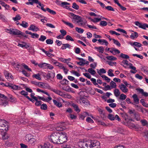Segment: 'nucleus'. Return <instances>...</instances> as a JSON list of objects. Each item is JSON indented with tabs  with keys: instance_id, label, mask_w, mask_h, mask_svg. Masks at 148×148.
Instances as JSON below:
<instances>
[{
	"instance_id": "obj_55",
	"label": "nucleus",
	"mask_w": 148,
	"mask_h": 148,
	"mask_svg": "<svg viewBox=\"0 0 148 148\" xmlns=\"http://www.w3.org/2000/svg\"><path fill=\"white\" fill-rule=\"evenodd\" d=\"M21 65H22L24 67V68L25 69L27 70V71H31V69L30 68H29L27 65H25V64H21Z\"/></svg>"
},
{
	"instance_id": "obj_48",
	"label": "nucleus",
	"mask_w": 148,
	"mask_h": 148,
	"mask_svg": "<svg viewBox=\"0 0 148 148\" xmlns=\"http://www.w3.org/2000/svg\"><path fill=\"white\" fill-rule=\"evenodd\" d=\"M140 102L142 103L143 105L146 107H147L148 106V104L146 103L144 101V100L142 99L140 100Z\"/></svg>"
},
{
	"instance_id": "obj_33",
	"label": "nucleus",
	"mask_w": 148,
	"mask_h": 148,
	"mask_svg": "<svg viewBox=\"0 0 148 148\" xmlns=\"http://www.w3.org/2000/svg\"><path fill=\"white\" fill-rule=\"evenodd\" d=\"M52 62H53V64H55L56 66H58L59 67L62 64L59 63V62L53 59H52Z\"/></svg>"
},
{
	"instance_id": "obj_12",
	"label": "nucleus",
	"mask_w": 148,
	"mask_h": 148,
	"mask_svg": "<svg viewBox=\"0 0 148 148\" xmlns=\"http://www.w3.org/2000/svg\"><path fill=\"white\" fill-rule=\"evenodd\" d=\"M40 148H52V145L49 142L44 143L43 145H40Z\"/></svg>"
},
{
	"instance_id": "obj_13",
	"label": "nucleus",
	"mask_w": 148,
	"mask_h": 148,
	"mask_svg": "<svg viewBox=\"0 0 148 148\" xmlns=\"http://www.w3.org/2000/svg\"><path fill=\"white\" fill-rule=\"evenodd\" d=\"M28 29L33 31H35L36 32L39 30L38 28L34 25H31L28 28Z\"/></svg>"
},
{
	"instance_id": "obj_31",
	"label": "nucleus",
	"mask_w": 148,
	"mask_h": 148,
	"mask_svg": "<svg viewBox=\"0 0 148 148\" xmlns=\"http://www.w3.org/2000/svg\"><path fill=\"white\" fill-rule=\"evenodd\" d=\"M106 58L108 60H115L117 58L113 56H108L106 57Z\"/></svg>"
},
{
	"instance_id": "obj_49",
	"label": "nucleus",
	"mask_w": 148,
	"mask_h": 148,
	"mask_svg": "<svg viewBox=\"0 0 148 148\" xmlns=\"http://www.w3.org/2000/svg\"><path fill=\"white\" fill-rule=\"evenodd\" d=\"M40 108L43 110H46L47 108V106L45 104H43L41 105Z\"/></svg>"
},
{
	"instance_id": "obj_63",
	"label": "nucleus",
	"mask_w": 148,
	"mask_h": 148,
	"mask_svg": "<svg viewBox=\"0 0 148 148\" xmlns=\"http://www.w3.org/2000/svg\"><path fill=\"white\" fill-rule=\"evenodd\" d=\"M4 74L6 78L8 79L10 77V75L11 74L9 73L7 71H5L4 72Z\"/></svg>"
},
{
	"instance_id": "obj_60",
	"label": "nucleus",
	"mask_w": 148,
	"mask_h": 148,
	"mask_svg": "<svg viewBox=\"0 0 148 148\" xmlns=\"http://www.w3.org/2000/svg\"><path fill=\"white\" fill-rule=\"evenodd\" d=\"M46 42L47 44H52L53 43V41L50 39H47L46 40Z\"/></svg>"
},
{
	"instance_id": "obj_6",
	"label": "nucleus",
	"mask_w": 148,
	"mask_h": 148,
	"mask_svg": "<svg viewBox=\"0 0 148 148\" xmlns=\"http://www.w3.org/2000/svg\"><path fill=\"white\" fill-rule=\"evenodd\" d=\"M0 98H2L1 100L2 101L1 102V105H2L4 106L7 105L8 104V98L4 95L0 93Z\"/></svg>"
},
{
	"instance_id": "obj_38",
	"label": "nucleus",
	"mask_w": 148,
	"mask_h": 148,
	"mask_svg": "<svg viewBox=\"0 0 148 148\" xmlns=\"http://www.w3.org/2000/svg\"><path fill=\"white\" fill-rule=\"evenodd\" d=\"M110 85L112 88H116V83L113 81H111L110 83Z\"/></svg>"
},
{
	"instance_id": "obj_56",
	"label": "nucleus",
	"mask_w": 148,
	"mask_h": 148,
	"mask_svg": "<svg viewBox=\"0 0 148 148\" xmlns=\"http://www.w3.org/2000/svg\"><path fill=\"white\" fill-rule=\"evenodd\" d=\"M107 25V23L106 21H101L100 23V25L102 26H105Z\"/></svg>"
},
{
	"instance_id": "obj_3",
	"label": "nucleus",
	"mask_w": 148,
	"mask_h": 148,
	"mask_svg": "<svg viewBox=\"0 0 148 148\" xmlns=\"http://www.w3.org/2000/svg\"><path fill=\"white\" fill-rule=\"evenodd\" d=\"M60 134L58 133L54 132L52 134L49 138L50 140L54 143L58 144Z\"/></svg>"
},
{
	"instance_id": "obj_21",
	"label": "nucleus",
	"mask_w": 148,
	"mask_h": 148,
	"mask_svg": "<svg viewBox=\"0 0 148 148\" xmlns=\"http://www.w3.org/2000/svg\"><path fill=\"white\" fill-rule=\"evenodd\" d=\"M32 77L33 78H35L38 80H41V78L40 77V75L39 73L36 74H34L32 75Z\"/></svg>"
},
{
	"instance_id": "obj_50",
	"label": "nucleus",
	"mask_w": 148,
	"mask_h": 148,
	"mask_svg": "<svg viewBox=\"0 0 148 148\" xmlns=\"http://www.w3.org/2000/svg\"><path fill=\"white\" fill-rule=\"evenodd\" d=\"M21 18V17L19 15H16L15 17L13 18V19L15 21L20 20Z\"/></svg>"
},
{
	"instance_id": "obj_51",
	"label": "nucleus",
	"mask_w": 148,
	"mask_h": 148,
	"mask_svg": "<svg viewBox=\"0 0 148 148\" xmlns=\"http://www.w3.org/2000/svg\"><path fill=\"white\" fill-rule=\"evenodd\" d=\"M20 93L22 95H23L26 98H27V96H27V95H28L27 92L25 91L24 90H23L21 91L20 92Z\"/></svg>"
},
{
	"instance_id": "obj_7",
	"label": "nucleus",
	"mask_w": 148,
	"mask_h": 148,
	"mask_svg": "<svg viewBox=\"0 0 148 148\" xmlns=\"http://www.w3.org/2000/svg\"><path fill=\"white\" fill-rule=\"evenodd\" d=\"M124 64L127 65H129V68L130 69H132L134 71H133L132 70L130 71V72L132 73L135 74L137 72V71L136 70V68L134 66L132 65V64L131 63H128V61L127 60H125Z\"/></svg>"
},
{
	"instance_id": "obj_36",
	"label": "nucleus",
	"mask_w": 148,
	"mask_h": 148,
	"mask_svg": "<svg viewBox=\"0 0 148 148\" xmlns=\"http://www.w3.org/2000/svg\"><path fill=\"white\" fill-rule=\"evenodd\" d=\"M88 71L92 75H94L96 73L95 71L92 68H89L88 69Z\"/></svg>"
},
{
	"instance_id": "obj_58",
	"label": "nucleus",
	"mask_w": 148,
	"mask_h": 148,
	"mask_svg": "<svg viewBox=\"0 0 148 148\" xmlns=\"http://www.w3.org/2000/svg\"><path fill=\"white\" fill-rule=\"evenodd\" d=\"M38 4L41 7V9L44 11V12H46L47 11L46 9H45L44 8V5L43 4H42L40 2Z\"/></svg>"
},
{
	"instance_id": "obj_25",
	"label": "nucleus",
	"mask_w": 148,
	"mask_h": 148,
	"mask_svg": "<svg viewBox=\"0 0 148 148\" xmlns=\"http://www.w3.org/2000/svg\"><path fill=\"white\" fill-rule=\"evenodd\" d=\"M114 92L115 96L116 97H118L120 95V92L118 89H116L114 90Z\"/></svg>"
},
{
	"instance_id": "obj_62",
	"label": "nucleus",
	"mask_w": 148,
	"mask_h": 148,
	"mask_svg": "<svg viewBox=\"0 0 148 148\" xmlns=\"http://www.w3.org/2000/svg\"><path fill=\"white\" fill-rule=\"evenodd\" d=\"M66 39L67 40H71L72 41H74V39L69 35H67L66 37Z\"/></svg>"
},
{
	"instance_id": "obj_35",
	"label": "nucleus",
	"mask_w": 148,
	"mask_h": 148,
	"mask_svg": "<svg viewBox=\"0 0 148 148\" xmlns=\"http://www.w3.org/2000/svg\"><path fill=\"white\" fill-rule=\"evenodd\" d=\"M20 25L24 28H26L28 25V23L25 21H23L22 23L20 24Z\"/></svg>"
},
{
	"instance_id": "obj_1",
	"label": "nucleus",
	"mask_w": 148,
	"mask_h": 148,
	"mask_svg": "<svg viewBox=\"0 0 148 148\" xmlns=\"http://www.w3.org/2000/svg\"><path fill=\"white\" fill-rule=\"evenodd\" d=\"M78 145L80 148H99L100 143L95 140H89L87 141L78 142Z\"/></svg>"
},
{
	"instance_id": "obj_54",
	"label": "nucleus",
	"mask_w": 148,
	"mask_h": 148,
	"mask_svg": "<svg viewBox=\"0 0 148 148\" xmlns=\"http://www.w3.org/2000/svg\"><path fill=\"white\" fill-rule=\"evenodd\" d=\"M101 20V19L100 18H95L94 19H91V20L94 23H96L99 21Z\"/></svg>"
},
{
	"instance_id": "obj_64",
	"label": "nucleus",
	"mask_w": 148,
	"mask_h": 148,
	"mask_svg": "<svg viewBox=\"0 0 148 148\" xmlns=\"http://www.w3.org/2000/svg\"><path fill=\"white\" fill-rule=\"evenodd\" d=\"M144 136L145 139L147 141H148V131H147L144 132Z\"/></svg>"
},
{
	"instance_id": "obj_16",
	"label": "nucleus",
	"mask_w": 148,
	"mask_h": 148,
	"mask_svg": "<svg viewBox=\"0 0 148 148\" xmlns=\"http://www.w3.org/2000/svg\"><path fill=\"white\" fill-rule=\"evenodd\" d=\"M72 106L73 107L77 113L80 112V110L78 106L76 104L73 103L72 104Z\"/></svg>"
},
{
	"instance_id": "obj_39",
	"label": "nucleus",
	"mask_w": 148,
	"mask_h": 148,
	"mask_svg": "<svg viewBox=\"0 0 148 148\" xmlns=\"http://www.w3.org/2000/svg\"><path fill=\"white\" fill-rule=\"evenodd\" d=\"M10 88L14 90H16L18 88V86H16V85H13L12 84H10Z\"/></svg>"
},
{
	"instance_id": "obj_59",
	"label": "nucleus",
	"mask_w": 148,
	"mask_h": 148,
	"mask_svg": "<svg viewBox=\"0 0 148 148\" xmlns=\"http://www.w3.org/2000/svg\"><path fill=\"white\" fill-rule=\"evenodd\" d=\"M108 118L111 120H114L115 119V118L114 116L111 114H110L108 115Z\"/></svg>"
},
{
	"instance_id": "obj_8",
	"label": "nucleus",
	"mask_w": 148,
	"mask_h": 148,
	"mask_svg": "<svg viewBox=\"0 0 148 148\" xmlns=\"http://www.w3.org/2000/svg\"><path fill=\"white\" fill-rule=\"evenodd\" d=\"M135 24L139 27L144 29H146V27L148 28V25L146 23L142 24L138 21H136Z\"/></svg>"
},
{
	"instance_id": "obj_11",
	"label": "nucleus",
	"mask_w": 148,
	"mask_h": 148,
	"mask_svg": "<svg viewBox=\"0 0 148 148\" xmlns=\"http://www.w3.org/2000/svg\"><path fill=\"white\" fill-rule=\"evenodd\" d=\"M82 17L78 16L76 15L75 17H73L72 18V20L73 23L76 22V23L79 24V22L81 21V19Z\"/></svg>"
},
{
	"instance_id": "obj_5",
	"label": "nucleus",
	"mask_w": 148,
	"mask_h": 148,
	"mask_svg": "<svg viewBox=\"0 0 148 148\" xmlns=\"http://www.w3.org/2000/svg\"><path fill=\"white\" fill-rule=\"evenodd\" d=\"M67 137L66 135V134L64 133L60 135H59V141L58 142V144H62L64 142L66 141Z\"/></svg>"
},
{
	"instance_id": "obj_17",
	"label": "nucleus",
	"mask_w": 148,
	"mask_h": 148,
	"mask_svg": "<svg viewBox=\"0 0 148 148\" xmlns=\"http://www.w3.org/2000/svg\"><path fill=\"white\" fill-rule=\"evenodd\" d=\"M80 100L83 103L86 105H88L89 104V102L86 99L84 98V97H81Z\"/></svg>"
},
{
	"instance_id": "obj_30",
	"label": "nucleus",
	"mask_w": 148,
	"mask_h": 148,
	"mask_svg": "<svg viewBox=\"0 0 148 148\" xmlns=\"http://www.w3.org/2000/svg\"><path fill=\"white\" fill-rule=\"evenodd\" d=\"M62 45L64 46L61 47V49H66V48H70L71 47V45L68 43L65 44H62Z\"/></svg>"
},
{
	"instance_id": "obj_9",
	"label": "nucleus",
	"mask_w": 148,
	"mask_h": 148,
	"mask_svg": "<svg viewBox=\"0 0 148 148\" xmlns=\"http://www.w3.org/2000/svg\"><path fill=\"white\" fill-rule=\"evenodd\" d=\"M7 30L9 31V33L10 34L14 35H19L21 34V32L17 29H7Z\"/></svg>"
},
{
	"instance_id": "obj_29",
	"label": "nucleus",
	"mask_w": 148,
	"mask_h": 148,
	"mask_svg": "<svg viewBox=\"0 0 148 148\" xmlns=\"http://www.w3.org/2000/svg\"><path fill=\"white\" fill-rule=\"evenodd\" d=\"M53 101L54 104L56 106L59 108L62 107V104L58 102L57 101L55 100H53Z\"/></svg>"
},
{
	"instance_id": "obj_18",
	"label": "nucleus",
	"mask_w": 148,
	"mask_h": 148,
	"mask_svg": "<svg viewBox=\"0 0 148 148\" xmlns=\"http://www.w3.org/2000/svg\"><path fill=\"white\" fill-rule=\"evenodd\" d=\"M87 115H89L88 113L86 112H84L82 114H80L79 115V118L82 120H83Z\"/></svg>"
},
{
	"instance_id": "obj_32",
	"label": "nucleus",
	"mask_w": 148,
	"mask_h": 148,
	"mask_svg": "<svg viewBox=\"0 0 148 148\" xmlns=\"http://www.w3.org/2000/svg\"><path fill=\"white\" fill-rule=\"evenodd\" d=\"M62 22L65 24L68 25L71 28H73L74 27V26L73 24L70 23H69L68 22L65 21L64 20H62Z\"/></svg>"
},
{
	"instance_id": "obj_47",
	"label": "nucleus",
	"mask_w": 148,
	"mask_h": 148,
	"mask_svg": "<svg viewBox=\"0 0 148 148\" xmlns=\"http://www.w3.org/2000/svg\"><path fill=\"white\" fill-rule=\"evenodd\" d=\"M101 76L103 78H104V79L106 80L107 81V82H110V79L108 77L106 76L105 75H101Z\"/></svg>"
},
{
	"instance_id": "obj_61",
	"label": "nucleus",
	"mask_w": 148,
	"mask_h": 148,
	"mask_svg": "<svg viewBox=\"0 0 148 148\" xmlns=\"http://www.w3.org/2000/svg\"><path fill=\"white\" fill-rule=\"evenodd\" d=\"M120 114L122 115V117L126 120V118L128 117V115L125 113H121Z\"/></svg>"
},
{
	"instance_id": "obj_22",
	"label": "nucleus",
	"mask_w": 148,
	"mask_h": 148,
	"mask_svg": "<svg viewBox=\"0 0 148 148\" xmlns=\"http://www.w3.org/2000/svg\"><path fill=\"white\" fill-rule=\"evenodd\" d=\"M99 42L101 43V44L103 45L104 43L106 46H107L108 44V43L105 40H102L101 39L98 40Z\"/></svg>"
},
{
	"instance_id": "obj_23",
	"label": "nucleus",
	"mask_w": 148,
	"mask_h": 148,
	"mask_svg": "<svg viewBox=\"0 0 148 148\" xmlns=\"http://www.w3.org/2000/svg\"><path fill=\"white\" fill-rule=\"evenodd\" d=\"M138 34L136 32H134V33H132L131 34L130 37L132 39H134L136 38L138 36Z\"/></svg>"
},
{
	"instance_id": "obj_41",
	"label": "nucleus",
	"mask_w": 148,
	"mask_h": 148,
	"mask_svg": "<svg viewBox=\"0 0 148 148\" xmlns=\"http://www.w3.org/2000/svg\"><path fill=\"white\" fill-rule=\"evenodd\" d=\"M46 10L47 11L51 14H53V15H54L56 14V12L55 11L51 10L50 9L48 8H46Z\"/></svg>"
},
{
	"instance_id": "obj_34",
	"label": "nucleus",
	"mask_w": 148,
	"mask_h": 148,
	"mask_svg": "<svg viewBox=\"0 0 148 148\" xmlns=\"http://www.w3.org/2000/svg\"><path fill=\"white\" fill-rule=\"evenodd\" d=\"M97 70L98 73L100 75H101V73H105L106 72V70L103 68L100 69L99 70L98 69Z\"/></svg>"
},
{
	"instance_id": "obj_44",
	"label": "nucleus",
	"mask_w": 148,
	"mask_h": 148,
	"mask_svg": "<svg viewBox=\"0 0 148 148\" xmlns=\"http://www.w3.org/2000/svg\"><path fill=\"white\" fill-rule=\"evenodd\" d=\"M72 8L76 10H78L79 8L78 5H77L75 3H73L72 6Z\"/></svg>"
},
{
	"instance_id": "obj_37",
	"label": "nucleus",
	"mask_w": 148,
	"mask_h": 148,
	"mask_svg": "<svg viewBox=\"0 0 148 148\" xmlns=\"http://www.w3.org/2000/svg\"><path fill=\"white\" fill-rule=\"evenodd\" d=\"M120 57L125 59H129L130 58L129 56L128 55L124 54L123 53L121 54Z\"/></svg>"
},
{
	"instance_id": "obj_53",
	"label": "nucleus",
	"mask_w": 148,
	"mask_h": 148,
	"mask_svg": "<svg viewBox=\"0 0 148 148\" xmlns=\"http://www.w3.org/2000/svg\"><path fill=\"white\" fill-rule=\"evenodd\" d=\"M105 8L106 9L109 11H114V9L110 6H108L106 7H105Z\"/></svg>"
},
{
	"instance_id": "obj_27",
	"label": "nucleus",
	"mask_w": 148,
	"mask_h": 148,
	"mask_svg": "<svg viewBox=\"0 0 148 148\" xmlns=\"http://www.w3.org/2000/svg\"><path fill=\"white\" fill-rule=\"evenodd\" d=\"M33 137L31 134H28L25 136V139L28 142Z\"/></svg>"
},
{
	"instance_id": "obj_46",
	"label": "nucleus",
	"mask_w": 148,
	"mask_h": 148,
	"mask_svg": "<svg viewBox=\"0 0 148 148\" xmlns=\"http://www.w3.org/2000/svg\"><path fill=\"white\" fill-rule=\"evenodd\" d=\"M76 30L78 33H82L84 32V29L76 27L75 28Z\"/></svg>"
},
{
	"instance_id": "obj_45",
	"label": "nucleus",
	"mask_w": 148,
	"mask_h": 148,
	"mask_svg": "<svg viewBox=\"0 0 148 148\" xmlns=\"http://www.w3.org/2000/svg\"><path fill=\"white\" fill-rule=\"evenodd\" d=\"M46 37L43 35H41L40 38L38 39V40L41 41L43 42L46 39Z\"/></svg>"
},
{
	"instance_id": "obj_24",
	"label": "nucleus",
	"mask_w": 148,
	"mask_h": 148,
	"mask_svg": "<svg viewBox=\"0 0 148 148\" xmlns=\"http://www.w3.org/2000/svg\"><path fill=\"white\" fill-rule=\"evenodd\" d=\"M47 63H44L42 64H39L38 65L40 68H42L44 69H46L47 68Z\"/></svg>"
},
{
	"instance_id": "obj_43",
	"label": "nucleus",
	"mask_w": 148,
	"mask_h": 148,
	"mask_svg": "<svg viewBox=\"0 0 148 148\" xmlns=\"http://www.w3.org/2000/svg\"><path fill=\"white\" fill-rule=\"evenodd\" d=\"M39 35L36 33H32L31 34V37L32 38H38L39 37Z\"/></svg>"
},
{
	"instance_id": "obj_2",
	"label": "nucleus",
	"mask_w": 148,
	"mask_h": 148,
	"mask_svg": "<svg viewBox=\"0 0 148 148\" xmlns=\"http://www.w3.org/2000/svg\"><path fill=\"white\" fill-rule=\"evenodd\" d=\"M8 123L4 120L0 119V131L4 136L8 130Z\"/></svg>"
},
{
	"instance_id": "obj_26",
	"label": "nucleus",
	"mask_w": 148,
	"mask_h": 148,
	"mask_svg": "<svg viewBox=\"0 0 148 148\" xmlns=\"http://www.w3.org/2000/svg\"><path fill=\"white\" fill-rule=\"evenodd\" d=\"M52 91L60 96H62L63 95L62 92L58 90H56L54 89H52Z\"/></svg>"
},
{
	"instance_id": "obj_40",
	"label": "nucleus",
	"mask_w": 148,
	"mask_h": 148,
	"mask_svg": "<svg viewBox=\"0 0 148 148\" xmlns=\"http://www.w3.org/2000/svg\"><path fill=\"white\" fill-rule=\"evenodd\" d=\"M113 71L112 69H110L108 71V75L110 77H113L114 76V74L112 73Z\"/></svg>"
},
{
	"instance_id": "obj_19",
	"label": "nucleus",
	"mask_w": 148,
	"mask_h": 148,
	"mask_svg": "<svg viewBox=\"0 0 148 148\" xmlns=\"http://www.w3.org/2000/svg\"><path fill=\"white\" fill-rule=\"evenodd\" d=\"M138 91L140 92L145 97H147L148 96V93L146 92H144L143 90L142 89H139Z\"/></svg>"
},
{
	"instance_id": "obj_42",
	"label": "nucleus",
	"mask_w": 148,
	"mask_h": 148,
	"mask_svg": "<svg viewBox=\"0 0 148 148\" xmlns=\"http://www.w3.org/2000/svg\"><path fill=\"white\" fill-rule=\"evenodd\" d=\"M127 98V96L126 95L123 94H121L120 95L119 97V99L120 100H125Z\"/></svg>"
},
{
	"instance_id": "obj_52",
	"label": "nucleus",
	"mask_w": 148,
	"mask_h": 148,
	"mask_svg": "<svg viewBox=\"0 0 148 148\" xmlns=\"http://www.w3.org/2000/svg\"><path fill=\"white\" fill-rule=\"evenodd\" d=\"M112 40L114 44L119 47L121 46V44L118 40H115L114 39H112Z\"/></svg>"
},
{
	"instance_id": "obj_4",
	"label": "nucleus",
	"mask_w": 148,
	"mask_h": 148,
	"mask_svg": "<svg viewBox=\"0 0 148 148\" xmlns=\"http://www.w3.org/2000/svg\"><path fill=\"white\" fill-rule=\"evenodd\" d=\"M42 75L44 78H46L47 79H53L55 76V73L54 72H49L47 74L45 73L42 72Z\"/></svg>"
},
{
	"instance_id": "obj_20",
	"label": "nucleus",
	"mask_w": 148,
	"mask_h": 148,
	"mask_svg": "<svg viewBox=\"0 0 148 148\" xmlns=\"http://www.w3.org/2000/svg\"><path fill=\"white\" fill-rule=\"evenodd\" d=\"M95 48L96 49H98V51L100 53H102L103 52L104 48L102 46H101L99 47H95Z\"/></svg>"
},
{
	"instance_id": "obj_14",
	"label": "nucleus",
	"mask_w": 148,
	"mask_h": 148,
	"mask_svg": "<svg viewBox=\"0 0 148 148\" xmlns=\"http://www.w3.org/2000/svg\"><path fill=\"white\" fill-rule=\"evenodd\" d=\"M28 2H27L26 4L27 5H33L34 3H36L38 4L40 2L38 0H28Z\"/></svg>"
},
{
	"instance_id": "obj_57",
	"label": "nucleus",
	"mask_w": 148,
	"mask_h": 148,
	"mask_svg": "<svg viewBox=\"0 0 148 148\" xmlns=\"http://www.w3.org/2000/svg\"><path fill=\"white\" fill-rule=\"evenodd\" d=\"M63 90L67 92H69L71 91V88L69 86H67L66 87H64L62 88Z\"/></svg>"
},
{
	"instance_id": "obj_28",
	"label": "nucleus",
	"mask_w": 148,
	"mask_h": 148,
	"mask_svg": "<svg viewBox=\"0 0 148 148\" xmlns=\"http://www.w3.org/2000/svg\"><path fill=\"white\" fill-rule=\"evenodd\" d=\"M140 122L143 126H145L148 127V122L145 119L141 120L140 121Z\"/></svg>"
},
{
	"instance_id": "obj_10",
	"label": "nucleus",
	"mask_w": 148,
	"mask_h": 148,
	"mask_svg": "<svg viewBox=\"0 0 148 148\" xmlns=\"http://www.w3.org/2000/svg\"><path fill=\"white\" fill-rule=\"evenodd\" d=\"M119 87L123 92L125 93L128 91V89L123 84L119 85Z\"/></svg>"
},
{
	"instance_id": "obj_15",
	"label": "nucleus",
	"mask_w": 148,
	"mask_h": 148,
	"mask_svg": "<svg viewBox=\"0 0 148 148\" xmlns=\"http://www.w3.org/2000/svg\"><path fill=\"white\" fill-rule=\"evenodd\" d=\"M132 97L133 98L134 101L136 104H138L139 103V99L137 95L134 94L133 95Z\"/></svg>"
}]
</instances>
